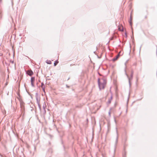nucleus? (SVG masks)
I'll list each match as a JSON object with an SVG mask.
<instances>
[{"instance_id": "1", "label": "nucleus", "mask_w": 157, "mask_h": 157, "mask_svg": "<svg viewBox=\"0 0 157 157\" xmlns=\"http://www.w3.org/2000/svg\"><path fill=\"white\" fill-rule=\"evenodd\" d=\"M98 82L99 87L100 90L104 88L106 83V80L105 78H98Z\"/></svg>"}, {"instance_id": "2", "label": "nucleus", "mask_w": 157, "mask_h": 157, "mask_svg": "<svg viewBox=\"0 0 157 157\" xmlns=\"http://www.w3.org/2000/svg\"><path fill=\"white\" fill-rule=\"evenodd\" d=\"M36 103L37 104L39 108L41 109V105H40V98L37 93H36Z\"/></svg>"}, {"instance_id": "3", "label": "nucleus", "mask_w": 157, "mask_h": 157, "mask_svg": "<svg viewBox=\"0 0 157 157\" xmlns=\"http://www.w3.org/2000/svg\"><path fill=\"white\" fill-rule=\"evenodd\" d=\"M125 74L126 75V76H127V77H128V78L129 85H130V81H131V80H132V78H133V71H132L130 77H129L128 76L125 70Z\"/></svg>"}, {"instance_id": "4", "label": "nucleus", "mask_w": 157, "mask_h": 157, "mask_svg": "<svg viewBox=\"0 0 157 157\" xmlns=\"http://www.w3.org/2000/svg\"><path fill=\"white\" fill-rule=\"evenodd\" d=\"M35 81V78L34 77H32L31 79V83L32 86L33 87L35 86L34 82Z\"/></svg>"}, {"instance_id": "5", "label": "nucleus", "mask_w": 157, "mask_h": 157, "mask_svg": "<svg viewBox=\"0 0 157 157\" xmlns=\"http://www.w3.org/2000/svg\"><path fill=\"white\" fill-rule=\"evenodd\" d=\"M27 73L29 75L31 76H32L33 74V72L31 70H28L27 71Z\"/></svg>"}, {"instance_id": "6", "label": "nucleus", "mask_w": 157, "mask_h": 157, "mask_svg": "<svg viewBox=\"0 0 157 157\" xmlns=\"http://www.w3.org/2000/svg\"><path fill=\"white\" fill-rule=\"evenodd\" d=\"M113 99V96H111L110 98L109 99L108 101L107 102L108 104H110L111 101Z\"/></svg>"}, {"instance_id": "7", "label": "nucleus", "mask_w": 157, "mask_h": 157, "mask_svg": "<svg viewBox=\"0 0 157 157\" xmlns=\"http://www.w3.org/2000/svg\"><path fill=\"white\" fill-rule=\"evenodd\" d=\"M120 53L116 56V57L115 58H114L113 59V61H115L117 59L119 58V57L120 56Z\"/></svg>"}, {"instance_id": "8", "label": "nucleus", "mask_w": 157, "mask_h": 157, "mask_svg": "<svg viewBox=\"0 0 157 157\" xmlns=\"http://www.w3.org/2000/svg\"><path fill=\"white\" fill-rule=\"evenodd\" d=\"M131 20H132V17H131V16L130 17V20L129 21V22L130 24V25L131 26L132 25V22H131Z\"/></svg>"}, {"instance_id": "9", "label": "nucleus", "mask_w": 157, "mask_h": 157, "mask_svg": "<svg viewBox=\"0 0 157 157\" xmlns=\"http://www.w3.org/2000/svg\"><path fill=\"white\" fill-rule=\"evenodd\" d=\"M41 88L45 87V86L44 85L43 82H42L41 83Z\"/></svg>"}, {"instance_id": "10", "label": "nucleus", "mask_w": 157, "mask_h": 157, "mask_svg": "<svg viewBox=\"0 0 157 157\" xmlns=\"http://www.w3.org/2000/svg\"><path fill=\"white\" fill-rule=\"evenodd\" d=\"M111 108L108 113V114H109V117H111Z\"/></svg>"}, {"instance_id": "11", "label": "nucleus", "mask_w": 157, "mask_h": 157, "mask_svg": "<svg viewBox=\"0 0 157 157\" xmlns=\"http://www.w3.org/2000/svg\"><path fill=\"white\" fill-rule=\"evenodd\" d=\"M58 63V62L57 60H56V61L54 63V65L55 66H56V65L57 64V63Z\"/></svg>"}, {"instance_id": "12", "label": "nucleus", "mask_w": 157, "mask_h": 157, "mask_svg": "<svg viewBox=\"0 0 157 157\" xmlns=\"http://www.w3.org/2000/svg\"><path fill=\"white\" fill-rule=\"evenodd\" d=\"M118 139V135H117V136L116 141V144H117V142Z\"/></svg>"}, {"instance_id": "13", "label": "nucleus", "mask_w": 157, "mask_h": 157, "mask_svg": "<svg viewBox=\"0 0 157 157\" xmlns=\"http://www.w3.org/2000/svg\"><path fill=\"white\" fill-rule=\"evenodd\" d=\"M45 87H43V88H42V90H43V91H44V92H45Z\"/></svg>"}, {"instance_id": "14", "label": "nucleus", "mask_w": 157, "mask_h": 157, "mask_svg": "<svg viewBox=\"0 0 157 157\" xmlns=\"http://www.w3.org/2000/svg\"><path fill=\"white\" fill-rule=\"evenodd\" d=\"M147 16H146L145 17V19H146L147 18Z\"/></svg>"}, {"instance_id": "15", "label": "nucleus", "mask_w": 157, "mask_h": 157, "mask_svg": "<svg viewBox=\"0 0 157 157\" xmlns=\"http://www.w3.org/2000/svg\"><path fill=\"white\" fill-rule=\"evenodd\" d=\"M51 61H49V63H48V64H51Z\"/></svg>"}, {"instance_id": "16", "label": "nucleus", "mask_w": 157, "mask_h": 157, "mask_svg": "<svg viewBox=\"0 0 157 157\" xmlns=\"http://www.w3.org/2000/svg\"><path fill=\"white\" fill-rule=\"evenodd\" d=\"M51 61H49V63H48V64H51Z\"/></svg>"}, {"instance_id": "17", "label": "nucleus", "mask_w": 157, "mask_h": 157, "mask_svg": "<svg viewBox=\"0 0 157 157\" xmlns=\"http://www.w3.org/2000/svg\"><path fill=\"white\" fill-rule=\"evenodd\" d=\"M21 106L22 105V102L21 103Z\"/></svg>"}, {"instance_id": "18", "label": "nucleus", "mask_w": 157, "mask_h": 157, "mask_svg": "<svg viewBox=\"0 0 157 157\" xmlns=\"http://www.w3.org/2000/svg\"><path fill=\"white\" fill-rule=\"evenodd\" d=\"M123 157H124V155H123Z\"/></svg>"}]
</instances>
